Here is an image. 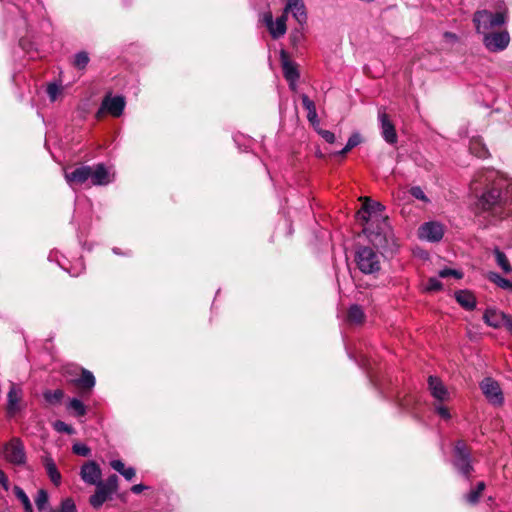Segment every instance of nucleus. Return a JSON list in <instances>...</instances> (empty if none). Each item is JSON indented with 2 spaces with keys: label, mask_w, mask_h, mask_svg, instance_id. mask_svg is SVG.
Returning <instances> with one entry per match:
<instances>
[{
  "label": "nucleus",
  "mask_w": 512,
  "mask_h": 512,
  "mask_svg": "<svg viewBox=\"0 0 512 512\" xmlns=\"http://www.w3.org/2000/svg\"><path fill=\"white\" fill-rule=\"evenodd\" d=\"M383 211L384 206L381 203L365 198L362 209L357 213L359 220L366 224L363 233L377 248L385 247L391 236L387 217L383 215Z\"/></svg>",
  "instance_id": "obj_1"
},
{
  "label": "nucleus",
  "mask_w": 512,
  "mask_h": 512,
  "mask_svg": "<svg viewBox=\"0 0 512 512\" xmlns=\"http://www.w3.org/2000/svg\"><path fill=\"white\" fill-rule=\"evenodd\" d=\"M477 206L494 216L512 212V180L499 178L479 197Z\"/></svg>",
  "instance_id": "obj_2"
},
{
  "label": "nucleus",
  "mask_w": 512,
  "mask_h": 512,
  "mask_svg": "<svg viewBox=\"0 0 512 512\" xmlns=\"http://www.w3.org/2000/svg\"><path fill=\"white\" fill-rule=\"evenodd\" d=\"M383 255L369 246H359L355 252L358 269L367 275H375L381 270Z\"/></svg>",
  "instance_id": "obj_3"
},
{
  "label": "nucleus",
  "mask_w": 512,
  "mask_h": 512,
  "mask_svg": "<svg viewBox=\"0 0 512 512\" xmlns=\"http://www.w3.org/2000/svg\"><path fill=\"white\" fill-rule=\"evenodd\" d=\"M507 22L506 12H492L489 10H479L473 15V23L478 34L496 31Z\"/></svg>",
  "instance_id": "obj_4"
},
{
  "label": "nucleus",
  "mask_w": 512,
  "mask_h": 512,
  "mask_svg": "<svg viewBox=\"0 0 512 512\" xmlns=\"http://www.w3.org/2000/svg\"><path fill=\"white\" fill-rule=\"evenodd\" d=\"M484 47L492 53L504 51L510 43V34L506 29L482 33Z\"/></svg>",
  "instance_id": "obj_5"
},
{
  "label": "nucleus",
  "mask_w": 512,
  "mask_h": 512,
  "mask_svg": "<svg viewBox=\"0 0 512 512\" xmlns=\"http://www.w3.org/2000/svg\"><path fill=\"white\" fill-rule=\"evenodd\" d=\"M454 467L464 477H469L473 471L470 452L463 441H458L454 447Z\"/></svg>",
  "instance_id": "obj_6"
},
{
  "label": "nucleus",
  "mask_w": 512,
  "mask_h": 512,
  "mask_svg": "<svg viewBox=\"0 0 512 512\" xmlns=\"http://www.w3.org/2000/svg\"><path fill=\"white\" fill-rule=\"evenodd\" d=\"M2 455L6 461L14 465H22L26 461L24 445L19 438H12L7 442L2 449Z\"/></svg>",
  "instance_id": "obj_7"
},
{
  "label": "nucleus",
  "mask_w": 512,
  "mask_h": 512,
  "mask_svg": "<svg viewBox=\"0 0 512 512\" xmlns=\"http://www.w3.org/2000/svg\"><path fill=\"white\" fill-rule=\"evenodd\" d=\"M125 104L126 103L124 97L111 96L108 94L103 98L101 106L96 112V118L101 119L105 113H108L113 117H119L124 111Z\"/></svg>",
  "instance_id": "obj_8"
},
{
  "label": "nucleus",
  "mask_w": 512,
  "mask_h": 512,
  "mask_svg": "<svg viewBox=\"0 0 512 512\" xmlns=\"http://www.w3.org/2000/svg\"><path fill=\"white\" fill-rule=\"evenodd\" d=\"M480 388L486 399L493 405L501 406L504 402L500 385L494 379L487 377L480 383Z\"/></svg>",
  "instance_id": "obj_9"
},
{
  "label": "nucleus",
  "mask_w": 512,
  "mask_h": 512,
  "mask_svg": "<svg viewBox=\"0 0 512 512\" xmlns=\"http://www.w3.org/2000/svg\"><path fill=\"white\" fill-rule=\"evenodd\" d=\"M444 235V226L436 221L423 223L418 229V236L429 242H439Z\"/></svg>",
  "instance_id": "obj_10"
},
{
  "label": "nucleus",
  "mask_w": 512,
  "mask_h": 512,
  "mask_svg": "<svg viewBox=\"0 0 512 512\" xmlns=\"http://www.w3.org/2000/svg\"><path fill=\"white\" fill-rule=\"evenodd\" d=\"M288 16L282 13L280 17L276 19V21L273 20V16L271 12H267L263 15V22L265 23L269 33L271 34L272 38L278 39L282 37L286 31H287V22Z\"/></svg>",
  "instance_id": "obj_11"
},
{
  "label": "nucleus",
  "mask_w": 512,
  "mask_h": 512,
  "mask_svg": "<svg viewBox=\"0 0 512 512\" xmlns=\"http://www.w3.org/2000/svg\"><path fill=\"white\" fill-rule=\"evenodd\" d=\"M280 60L283 69V75L285 79L289 82V86L292 90L296 89V83L299 79V72L295 63H293L288 54L282 50L280 52Z\"/></svg>",
  "instance_id": "obj_12"
},
{
  "label": "nucleus",
  "mask_w": 512,
  "mask_h": 512,
  "mask_svg": "<svg viewBox=\"0 0 512 512\" xmlns=\"http://www.w3.org/2000/svg\"><path fill=\"white\" fill-rule=\"evenodd\" d=\"M91 166L82 165L75 168L72 172H65V180L69 186L82 185L90 180Z\"/></svg>",
  "instance_id": "obj_13"
},
{
  "label": "nucleus",
  "mask_w": 512,
  "mask_h": 512,
  "mask_svg": "<svg viewBox=\"0 0 512 512\" xmlns=\"http://www.w3.org/2000/svg\"><path fill=\"white\" fill-rule=\"evenodd\" d=\"M112 180L113 176L104 164L99 163L91 166V185L104 186L112 182Z\"/></svg>",
  "instance_id": "obj_14"
},
{
  "label": "nucleus",
  "mask_w": 512,
  "mask_h": 512,
  "mask_svg": "<svg viewBox=\"0 0 512 512\" xmlns=\"http://www.w3.org/2000/svg\"><path fill=\"white\" fill-rule=\"evenodd\" d=\"M428 388L433 398L438 402H446L450 399V393L443 382L436 376H429Z\"/></svg>",
  "instance_id": "obj_15"
},
{
  "label": "nucleus",
  "mask_w": 512,
  "mask_h": 512,
  "mask_svg": "<svg viewBox=\"0 0 512 512\" xmlns=\"http://www.w3.org/2000/svg\"><path fill=\"white\" fill-rule=\"evenodd\" d=\"M81 478L84 482L92 485H98L101 478V470L98 464L90 461L81 467Z\"/></svg>",
  "instance_id": "obj_16"
},
{
  "label": "nucleus",
  "mask_w": 512,
  "mask_h": 512,
  "mask_svg": "<svg viewBox=\"0 0 512 512\" xmlns=\"http://www.w3.org/2000/svg\"><path fill=\"white\" fill-rule=\"evenodd\" d=\"M379 121L381 125V135L384 140L389 144H395L397 142V133L393 123L389 120L386 113H379Z\"/></svg>",
  "instance_id": "obj_17"
},
{
  "label": "nucleus",
  "mask_w": 512,
  "mask_h": 512,
  "mask_svg": "<svg viewBox=\"0 0 512 512\" xmlns=\"http://www.w3.org/2000/svg\"><path fill=\"white\" fill-rule=\"evenodd\" d=\"M510 317L511 316L496 309H487L484 313L483 319L487 325L493 328H499L502 325L506 327L507 319H510Z\"/></svg>",
  "instance_id": "obj_18"
},
{
  "label": "nucleus",
  "mask_w": 512,
  "mask_h": 512,
  "mask_svg": "<svg viewBox=\"0 0 512 512\" xmlns=\"http://www.w3.org/2000/svg\"><path fill=\"white\" fill-rule=\"evenodd\" d=\"M284 14L288 16L289 13L292 14L293 18L301 25L303 26L307 22V11L306 6L304 4V1H300L298 3H295L293 5H285L283 9Z\"/></svg>",
  "instance_id": "obj_19"
},
{
  "label": "nucleus",
  "mask_w": 512,
  "mask_h": 512,
  "mask_svg": "<svg viewBox=\"0 0 512 512\" xmlns=\"http://www.w3.org/2000/svg\"><path fill=\"white\" fill-rule=\"evenodd\" d=\"M456 301L466 310H473L476 307V298L468 290H460L455 293Z\"/></svg>",
  "instance_id": "obj_20"
},
{
  "label": "nucleus",
  "mask_w": 512,
  "mask_h": 512,
  "mask_svg": "<svg viewBox=\"0 0 512 512\" xmlns=\"http://www.w3.org/2000/svg\"><path fill=\"white\" fill-rule=\"evenodd\" d=\"M301 99H302L303 107L307 110V119H308V121L313 126L318 125L319 124V120H318V116H317L316 107H315L314 102L312 100H310V98L306 94H303L301 96Z\"/></svg>",
  "instance_id": "obj_21"
},
{
  "label": "nucleus",
  "mask_w": 512,
  "mask_h": 512,
  "mask_svg": "<svg viewBox=\"0 0 512 512\" xmlns=\"http://www.w3.org/2000/svg\"><path fill=\"white\" fill-rule=\"evenodd\" d=\"M22 391L20 388H17L16 386L12 385L10 388L7 398H8V404H7V410L8 413L12 414L18 409V403L21 399Z\"/></svg>",
  "instance_id": "obj_22"
},
{
  "label": "nucleus",
  "mask_w": 512,
  "mask_h": 512,
  "mask_svg": "<svg viewBox=\"0 0 512 512\" xmlns=\"http://www.w3.org/2000/svg\"><path fill=\"white\" fill-rule=\"evenodd\" d=\"M110 497L111 495L106 490L100 485H96V492L90 497V504L94 509H100Z\"/></svg>",
  "instance_id": "obj_23"
},
{
  "label": "nucleus",
  "mask_w": 512,
  "mask_h": 512,
  "mask_svg": "<svg viewBox=\"0 0 512 512\" xmlns=\"http://www.w3.org/2000/svg\"><path fill=\"white\" fill-rule=\"evenodd\" d=\"M73 383L83 389L91 390L95 386V377L90 371L82 369L81 377L73 380Z\"/></svg>",
  "instance_id": "obj_24"
},
{
  "label": "nucleus",
  "mask_w": 512,
  "mask_h": 512,
  "mask_svg": "<svg viewBox=\"0 0 512 512\" xmlns=\"http://www.w3.org/2000/svg\"><path fill=\"white\" fill-rule=\"evenodd\" d=\"M45 469L47 472L48 477L50 478L51 482L55 484L56 486L60 485L61 483V474L58 471L56 464L51 458H47L45 460Z\"/></svg>",
  "instance_id": "obj_25"
},
{
  "label": "nucleus",
  "mask_w": 512,
  "mask_h": 512,
  "mask_svg": "<svg viewBox=\"0 0 512 512\" xmlns=\"http://www.w3.org/2000/svg\"><path fill=\"white\" fill-rule=\"evenodd\" d=\"M347 319L351 324L363 323V321L365 319V314H364L363 309L357 304L350 306L348 313H347Z\"/></svg>",
  "instance_id": "obj_26"
},
{
  "label": "nucleus",
  "mask_w": 512,
  "mask_h": 512,
  "mask_svg": "<svg viewBox=\"0 0 512 512\" xmlns=\"http://www.w3.org/2000/svg\"><path fill=\"white\" fill-rule=\"evenodd\" d=\"M13 494L15 498L22 504L25 512H33L31 501L25 491L19 487H13Z\"/></svg>",
  "instance_id": "obj_27"
},
{
  "label": "nucleus",
  "mask_w": 512,
  "mask_h": 512,
  "mask_svg": "<svg viewBox=\"0 0 512 512\" xmlns=\"http://www.w3.org/2000/svg\"><path fill=\"white\" fill-rule=\"evenodd\" d=\"M470 152L478 158H486L489 155V151L480 139H473L469 146Z\"/></svg>",
  "instance_id": "obj_28"
},
{
  "label": "nucleus",
  "mask_w": 512,
  "mask_h": 512,
  "mask_svg": "<svg viewBox=\"0 0 512 512\" xmlns=\"http://www.w3.org/2000/svg\"><path fill=\"white\" fill-rule=\"evenodd\" d=\"M494 177L495 173L493 171L481 172L477 174L474 180L472 181L471 190L477 192L479 189V185L493 180Z\"/></svg>",
  "instance_id": "obj_29"
},
{
  "label": "nucleus",
  "mask_w": 512,
  "mask_h": 512,
  "mask_svg": "<svg viewBox=\"0 0 512 512\" xmlns=\"http://www.w3.org/2000/svg\"><path fill=\"white\" fill-rule=\"evenodd\" d=\"M45 401L50 405H55L61 402L64 397V392L61 389L46 390L43 393Z\"/></svg>",
  "instance_id": "obj_30"
},
{
  "label": "nucleus",
  "mask_w": 512,
  "mask_h": 512,
  "mask_svg": "<svg viewBox=\"0 0 512 512\" xmlns=\"http://www.w3.org/2000/svg\"><path fill=\"white\" fill-rule=\"evenodd\" d=\"M489 280L495 283L502 289L508 290L512 292V281L503 278L498 273L492 272L489 274Z\"/></svg>",
  "instance_id": "obj_31"
},
{
  "label": "nucleus",
  "mask_w": 512,
  "mask_h": 512,
  "mask_svg": "<svg viewBox=\"0 0 512 512\" xmlns=\"http://www.w3.org/2000/svg\"><path fill=\"white\" fill-rule=\"evenodd\" d=\"M98 485H100L104 490H106L110 495H112L113 493H115L117 491L118 477L115 474L110 475L106 479V481H104V482L100 481L98 483Z\"/></svg>",
  "instance_id": "obj_32"
},
{
  "label": "nucleus",
  "mask_w": 512,
  "mask_h": 512,
  "mask_svg": "<svg viewBox=\"0 0 512 512\" xmlns=\"http://www.w3.org/2000/svg\"><path fill=\"white\" fill-rule=\"evenodd\" d=\"M68 409L73 411L74 414L78 417L84 416L86 414L85 405L77 398L70 399L68 403Z\"/></svg>",
  "instance_id": "obj_33"
},
{
  "label": "nucleus",
  "mask_w": 512,
  "mask_h": 512,
  "mask_svg": "<svg viewBox=\"0 0 512 512\" xmlns=\"http://www.w3.org/2000/svg\"><path fill=\"white\" fill-rule=\"evenodd\" d=\"M35 505L39 511H44L48 504V493L44 489H40L34 498Z\"/></svg>",
  "instance_id": "obj_34"
},
{
  "label": "nucleus",
  "mask_w": 512,
  "mask_h": 512,
  "mask_svg": "<svg viewBox=\"0 0 512 512\" xmlns=\"http://www.w3.org/2000/svg\"><path fill=\"white\" fill-rule=\"evenodd\" d=\"M88 63H89V56L86 52L81 51L75 55L73 65L77 69H80V70L85 69L86 66L88 65Z\"/></svg>",
  "instance_id": "obj_35"
},
{
  "label": "nucleus",
  "mask_w": 512,
  "mask_h": 512,
  "mask_svg": "<svg viewBox=\"0 0 512 512\" xmlns=\"http://www.w3.org/2000/svg\"><path fill=\"white\" fill-rule=\"evenodd\" d=\"M495 256H496L497 264L503 269V271L505 273H510L512 271V267H511L506 255L503 252L496 250Z\"/></svg>",
  "instance_id": "obj_36"
},
{
  "label": "nucleus",
  "mask_w": 512,
  "mask_h": 512,
  "mask_svg": "<svg viewBox=\"0 0 512 512\" xmlns=\"http://www.w3.org/2000/svg\"><path fill=\"white\" fill-rule=\"evenodd\" d=\"M62 92V87L61 85L59 84H56V83H50L48 86H47V94H48V97L49 99L54 102L56 101V99L58 98V96L61 94Z\"/></svg>",
  "instance_id": "obj_37"
},
{
  "label": "nucleus",
  "mask_w": 512,
  "mask_h": 512,
  "mask_svg": "<svg viewBox=\"0 0 512 512\" xmlns=\"http://www.w3.org/2000/svg\"><path fill=\"white\" fill-rule=\"evenodd\" d=\"M449 276H453L457 279L462 278V273L458 270L451 269V268H445L439 271V277L446 278Z\"/></svg>",
  "instance_id": "obj_38"
},
{
  "label": "nucleus",
  "mask_w": 512,
  "mask_h": 512,
  "mask_svg": "<svg viewBox=\"0 0 512 512\" xmlns=\"http://www.w3.org/2000/svg\"><path fill=\"white\" fill-rule=\"evenodd\" d=\"M76 506L72 498H66L61 503L60 512H75Z\"/></svg>",
  "instance_id": "obj_39"
},
{
  "label": "nucleus",
  "mask_w": 512,
  "mask_h": 512,
  "mask_svg": "<svg viewBox=\"0 0 512 512\" xmlns=\"http://www.w3.org/2000/svg\"><path fill=\"white\" fill-rule=\"evenodd\" d=\"M435 411L441 418L445 420H449L451 418L449 409L445 407L441 402H439V404H435Z\"/></svg>",
  "instance_id": "obj_40"
},
{
  "label": "nucleus",
  "mask_w": 512,
  "mask_h": 512,
  "mask_svg": "<svg viewBox=\"0 0 512 512\" xmlns=\"http://www.w3.org/2000/svg\"><path fill=\"white\" fill-rule=\"evenodd\" d=\"M72 450L75 454L80 456H88L90 454L89 447L82 443L74 444Z\"/></svg>",
  "instance_id": "obj_41"
},
{
  "label": "nucleus",
  "mask_w": 512,
  "mask_h": 512,
  "mask_svg": "<svg viewBox=\"0 0 512 512\" xmlns=\"http://www.w3.org/2000/svg\"><path fill=\"white\" fill-rule=\"evenodd\" d=\"M442 289V283L437 278H430L428 280L426 290L428 291H438Z\"/></svg>",
  "instance_id": "obj_42"
},
{
  "label": "nucleus",
  "mask_w": 512,
  "mask_h": 512,
  "mask_svg": "<svg viewBox=\"0 0 512 512\" xmlns=\"http://www.w3.org/2000/svg\"><path fill=\"white\" fill-rule=\"evenodd\" d=\"M410 193L413 197H415L416 199H419V200H422L424 202H427L428 199L424 193V191L419 187V186H415V187H412L410 189Z\"/></svg>",
  "instance_id": "obj_43"
},
{
  "label": "nucleus",
  "mask_w": 512,
  "mask_h": 512,
  "mask_svg": "<svg viewBox=\"0 0 512 512\" xmlns=\"http://www.w3.org/2000/svg\"><path fill=\"white\" fill-rule=\"evenodd\" d=\"M360 142H361L360 135L355 133L349 137L346 145H347L348 149H352V148L356 147L358 144H360Z\"/></svg>",
  "instance_id": "obj_44"
},
{
  "label": "nucleus",
  "mask_w": 512,
  "mask_h": 512,
  "mask_svg": "<svg viewBox=\"0 0 512 512\" xmlns=\"http://www.w3.org/2000/svg\"><path fill=\"white\" fill-rule=\"evenodd\" d=\"M319 134L321 137L328 143H334L335 142V134L329 130H320Z\"/></svg>",
  "instance_id": "obj_45"
},
{
  "label": "nucleus",
  "mask_w": 512,
  "mask_h": 512,
  "mask_svg": "<svg viewBox=\"0 0 512 512\" xmlns=\"http://www.w3.org/2000/svg\"><path fill=\"white\" fill-rule=\"evenodd\" d=\"M55 429L58 431V432H66V433H71L72 432V428L67 425L66 423L62 422V421H58L55 423Z\"/></svg>",
  "instance_id": "obj_46"
},
{
  "label": "nucleus",
  "mask_w": 512,
  "mask_h": 512,
  "mask_svg": "<svg viewBox=\"0 0 512 512\" xmlns=\"http://www.w3.org/2000/svg\"><path fill=\"white\" fill-rule=\"evenodd\" d=\"M110 466L120 474L126 469L124 463L121 460H112Z\"/></svg>",
  "instance_id": "obj_47"
},
{
  "label": "nucleus",
  "mask_w": 512,
  "mask_h": 512,
  "mask_svg": "<svg viewBox=\"0 0 512 512\" xmlns=\"http://www.w3.org/2000/svg\"><path fill=\"white\" fill-rule=\"evenodd\" d=\"M479 496H480V493L479 491L477 490H471L467 495H466V501L469 502V503H475L478 501L479 499Z\"/></svg>",
  "instance_id": "obj_48"
},
{
  "label": "nucleus",
  "mask_w": 512,
  "mask_h": 512,
  "mask_svg": "<svg viewBox=\"0 0 512 512\" xmlns=\"http://www.w3.org/2000/svg\"><path fill=\"white\" fill-rule=\"evenodd\" d=\"M302 37H303V34L299 30H295L291 33L290 40H291L292 44L295 46V45H297L298 42L301 41Z\"/></svg>",
  "instance_id": "obj_49"
},
{
  "label": "nucleus",
  "mask_w": 512,
  "mask_h": 512,
  "mask_svg": "<svg viewBox=\"0 0 512 512\" xmlns=\"http://www.w3.org/2000/svg\"><path fill=\"white\" fill-rule=\"evenodd\" d=\"M136 474V471L133 467H128L126 468L122 473L121 475L126 479V480H131Z\"/></svg>",
  "instance_id": "obj_50"
},
{
  "label": "nucleus",
  "mask_w": 512,
  "mask_h": 512,
  "mask_svg": "<svg viewBox=\"0 0 512 512\" xmlns=\"http://www.w3.org/2000/svg\"><path fill=\"white\" fill-rule=\"evenodd\" d=\"M0 485L7 491L8 490V478L6 474L0 469Z\"/></svg>",
  "instance_id": "obj_51"
},
{
  "label": "nucleus",
  "mask_w": 512,
  "mask_h": 512,
  "mask_svg": "<svg viewBox=\"0 0 512 512\" xmlns=\"http://www.w3.org/2000/svg\"><path fill=\"white\" fill-rule=\"evenodd\" d=\"M148 489V487L146 485H143V484H136V485H133L131 487V491L134 493V494H139L141 493L142 491Z\"/></svg>",
  "instance_id": "obj_52"
},
{
  "label": "nucleus",
  "mask_w": 512,
  "mask_h": 512,
  "mask_svg": "<svg viewBox=\"0 0 512 512\" xmlns=\"http://www.w3.org/2000/svg\"><path fill=\"white\" fill-rule=\"evenodd\" d=\"M444 37L446 39L451 40V41H456L457 40V36L454 33H451V32H445L444 33Z\"/></svg>",
  "instance_id": "obj_53"
},
{
  "label": "nucleus",
  "mask_w": 512,
  "mask_h": 512,
  "mask_svg": "<svg viewBox=\"0 0 512 512\" xmlns=\"http://www.w3.org/2000/svg\"><path fill=\"white\" fill-rule=\"evenodd\" d=\"M506 329L512 334V317H510V319H507Z\"/></svg>",
  "instance_id": "obj_54"
},
{
  "label": "nucleus",
  "mask_w": 512,
  "mask_h": 512,
  "mask_svg": "<svg viewBox=\"0 0 512 512\" xmlns=\"http://www.w3.org/2000/svg\"><path fill=\"white\" fill-rule=\"evenodd\" d=\"M484 489H485V484H484V482H479V483L477 484V487L475 488V490L479 491V493H480V494L482 493V491H483Z\"/></svg>",
  "instance_id": "obj_55"
},
{
  "label": "nucleus",
  "mask_w": 512,
  "mask_h": 512,
  "mask_svg": "<svg viewBox=\"0 0 512 512\" xmlns=\"http://www.w3.org/2000/svg\"><path fill=\"white\" fill-rule=\"evenodd\" d=\"M350 150H351V149H348V148H347V145H345V147H344L341 151H339V152H338V154H339V155H341V156H344V155H345L346 153H348Z\"/></svg>",
  "instance_id": "obj_56"
},
{
  "label": "nucleus",
  "mask_w": 512,
  "mask_h": 512,
  "mask_svg": "<svg viewBox=\"0 0 512 512\" xmlns=\"http://www.w3.org/2000/svg\"><path fill=\"white\" fill-rule=\"evenodd\" d=\"M350 150H351V149H348V148H347V145H345V147H344L341 151H339V152H338V154H339V155H341V156H344V155H345L346 153H348Z\"/></svg>",
  "instance_id": "obj_57"
},
{
  "label": "nucleus",
  "mask_w": 512,
  "mask_h": 512,
  "mask_svg": "<svg viewBox=\"0 0 512 512\" xmlns=\"http://www.w3.org/2000/svg\"><path fill=\"white\" fill-rule=\"evenodd\" d=\"M113 252H114V253H116V254H118V251H117V249H116V248H114V249H113Z\"/></svg>",
  "instance_id": "obj_58"
}]
</instances>
